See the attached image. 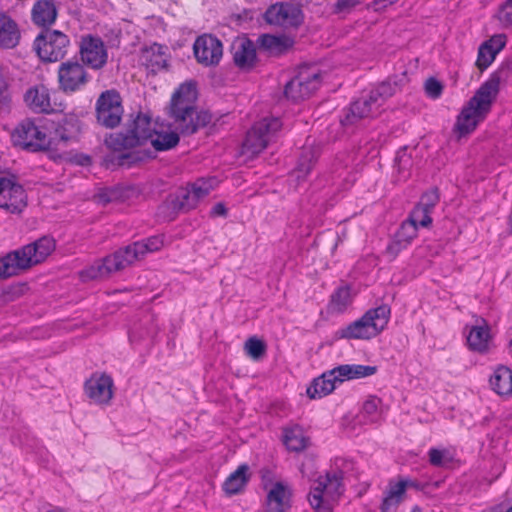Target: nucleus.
Segmentation results:
<instances>
[{
    "label": "nucleus",
    "instance_id": "obj_8",
    "mask_svg": "<svg viewBox=\"0 0 512 512\" xmlns=\"http://www.w3.org/2000/svg\"><path fill=\"white\" fill-rule=\"evenodd\" d=\"M282 128V122L277 117H265L256 122L248 131L242 146V153L255 156L276 140Z\"/></svg>",
    "mask_w": 512,
    "mask_h": 512
},
{
    "label": "nucleus",
    "instance_id": "obj_23",
    "mask_svg": "<svg viewBox=\"0 0 512 512\" xmlns=\"http://www.w3.org/2000/svg\"><path fill=\"white\" fill-rule=\"evenodd\" d=\"M166 47L153 44L141 50L139 62L149 71L156 73L166 67L167 54Z\"/></svg>",
    "mask_w": 512,
    "mask_h": 512
},
{
    "label": "nucleus",
    "instance_id": "obj_30",
    "mask_svg": "<svg viewBox=\"0 0 512 512\" xmlns=\"http://www.w3.org/2000/svg\"><path fill=\"white\" fill-rule=\"evenodd\" d=\"M248 472V465H240L224 481L222 486L223 491L229 496L242 492L250 479V475Z\"/></svg>",
    "mask_w": 512,
    "mask_h": 512
},
{
    "label": "nucleus",
    "instance_id": "obj_5",
    "mask_svg": "<svg viewBox=\"0 0 512 512\" xmlns=\"http://www.w3.org/2000/svg\"><path fill=\"white\" fill-rule=\"evenodd\" d=\"M343 492V473L327 472L313 481L308 501L315 512H333Z\"/></svg>",
    "mask_w": 512,
    "mask_h": 512
},
{
    "label": "nucleus",
    "instance_id": "obj_53",
    "mask_svg": "<svg viewBox=\"0 0 512 512\" xmlns=\"http://www.w3.org/2000/svg\"><path fill=\"white\" fill-rule=\"evenodd\" d=\"M118 199V196L116 195V191H110V195L106 198V201H113Z\"/></svg>",
    "mask_w": 512,
    "mask_h": 512
},
{
    "label": "nucleus",
    "instance_id": "obj_38",
    "mask_svg": "<svg viewBox=\"0 0 512 512\" xmlns=\"http://www.w3.org/2000/svg\"><path fill=\"white\" fill-rule=\"evenodd\" d=\"M428 458L432 466L446 468L454 461V452L449 448H431Z\"/></svg>",
    "mask_w": 512,
    "mask_h": 512
},
{
    "label": "nucleus",
    "instance_id": "obj_39",
    "mask_svg": "<svg viewBox=\"0 0 512 512\" xmlns=\"http://www.w3.org/2000/svg\"><path fill=\"white\" fill-rule=\"evenodd\" d=\"M381 404V399L376 396H370L363 403L361 414L365 418L366 422L373 423L380 419L382 412Z\"/></svg>",
    "mask_w": 512,
    "mask_h": 512
},
{
    "label": "nucleus",
    "instance_id": "obj_31",
    "mask_svg": "<svg viewBox=\"0 0 512 512\" xmlns=\"http://www.w3.org/2000/svg\"><path fill=\"white\" fill-rule=\"evenodd\" d=\"M492 389L500 396L512 395V371L508 367L498 366L490 377Z\"/></svg>",
    "mask_w": 512,
    "mask_h": 512
},
{
    "label": "nucleus",
    "instance_id": "obj_25",
    "mask_svg": "<svg viewBox=\"0 0 512 512\" xmlns=\"http://www.w3.org/2000/svg\"><path fill=\"white\" fill-rule=\"evenodd\" d=\"M467 343L472 351L478 353H487L492 345V336L490 333V327L482 320L480 324H477L470 328L467 336Z\"/></svg>",
    "mask_w": 512,
    "mask_h": 512
},
{
    "label": "nucleus",
    "instance_id": "obj_3",
    "mask_svg": "<svg viewBox=\"0 0 512 512\" xmlns=\"http://www.w3.org/2000/svg\"><path fill=\"white\" fill-rule=\"evenodd\" d=\"M505 73V70L492 73L462 107L454 126V130L459 136L473 132L489 114L498 95L500 84L505 78Z\"/></svg>",
    "mask_w": 512,
    "mask_h": 512
},
{
    "label": "nucleus",
    "instance_id": "obj_27",
    "mask_svg": "<svg viewBox=\"0 0 512 512\" xmlns=\"http://www.w3.org/2000/svg\"><path fill=\"white\" fill-rule=\"evenodd\" d=\"M19 40L20 30L17 23L10 16L0 13V48H14Z\"/></svg>",
    "mask_w": 512,
    "mask_h": 512
},
{
    "label": "nucleus",
    "instance_id": "obj_20",
    "mask_svg": "<svg viewBox=\"0 0 512 512\" xmlns=\"http://www.w3.org/2000/svg\"><path fill=\"white\" fill-rule=\"evenodd\" d=\"M193 48L197 61L205 66L218 64L223 55L221 42L211 35L199 36Z\"/></svg>",
    "mask_w": 512,
    "mask_h": 512
},
{
    "label": "nucleus",
    "instance_id": "obj_19",
    "mask_svg": "<svg viewBox=\"0 0 512 512\" xmlns=\"http://www.w3.org/2000/svg\"><path fill=\"white\" fill-rule=\"evenodd\" d=\"M265 19L271 25L288 28L298 26L302 16L298 7L289 3H276L267 9Z\"/></svg>",
    "mask_w": 512,
    "mask_h": 512
},
{
    "label": "nucleus",
    "instance_id": "obj_44",
    "mask_svg": "<svg viewBox=\"0 0 512 512\" xmlns=\"http://www.w3.org/2000/svg\"><path fill=\"white\" fill-rule=\"evenodd\" d=\"M398 90L396 83H391L390 81L383 82L377 88L371 91L372 95L376 98L377 101L381 102V106L384 104L385 100L392 95H394Z\"/></svg>",
    "mask_w": 512,
    "mask_h": 512
},
{
    "label": "nucleus",
    "instance_id": "obj_22",
    "mask_svg": "<svg viewBox=\"0 0 512 512\" xmlns=\"http://www.w3.org/2000/svg\"><path fill=\"white\" fill-rule=\"evenodd\" d=\"M381 102L370 92L369 95L364 96L351 104L349 113L346 116V122L354 123L356 120L374 117L380 113Z\"/></svg>",
    "mask_w": 512,
    "mask_h": 512
},
{
    "label": "nucleus",
    "instance_id": "obj_7",
    "mask_svg": "<svg viewBox=\"0 0 512 512\" xmlns=\"http://www.w3.org/2000/svg\"><path fill=\"white\" fill-rule=\"evenodd\" d=\"M11 139L15 146L30 152L49 150L54 144L47 127L41 121L30 118L15 127Z\"/></svg>",
    "mask_w": 512,
    "mask_h": 512
},
{
    "label": "nucleus",
    "instance_id": "obj_17",
    "mask_svg": "<svg viewBox=\"0 0 512 512\" xmlns=\"http://www.w3.org/2000/svg\"><path fill=\"white\" fill-rule=\"evenodd\" d=\"M320 86V78L316 72L304 70L285 86V96L293 101L308 98Z\"/></svg>",
    "mask_w": 512,
    "mask_h": 512
},
{
    "label": "nucleus",
    "instance_id": "obj_36",
    "mask_svg": "<svg viewBox=\"0 0 512 512\" xmlns=\"http://www.w3.org/2000/svg\"><path fill=\"white\" fill-rule=\"evenodd\" d=\"M259 42L261 47L274 54H280L286 51L292 44L290 39L286 37H277L268 34L261 36Z\"/></svg>",
    "mask_w": 512,
    "mask_h": 512
},
{
    "label": "nucleus",
    "instance_id": "obj_41",
    "mask_svg": "<svg viewBox=\"0 0 512 512\" xmlns=\"http://www.w3.org/2000/svg\"><path fill=\"white\" fill-rule=\"evenodd\" d=\"M494 19L501 28H512V0H506L498 7Z\"/></svg>",
    "mask_w": 512,
    "mask_h": 512
},
{
    "label": "nucleus",
    "instance_id": "obj_6",
    "mask_svg": "<svg viewBox=\"0 0 512 512\" xmlns=\"http://www.w3.org/2000/svg\"><path fill=\"white\" fill-rule=\"evenodd\" d=\"M391 310L387 305L368 310L360 319L338 331L340 338L371 339L379 335L387 326Z\"/></svg>",
    "mask_w": 512,
    "mask_h": 512
},
{
    "label": "nucleus",
    "instance_id": "obj_18",
    "mask_svg": "<svg viewBox=\"0 0 512 512\" xmlns=\"http://www.w3.org/2000/svg\"><path fill=\"white\" fill-rule=\"evenodd\" d=\"M114 382L111 376L105 373H94L85 382L86 396L97 405H107L114 394Z\"/></svg>",
    "mask_w": 512,
    "mask_h": 512
},
{
    "label": "nucleus",
    "instance_id": "obj_4",
    "mask_svg": "<svg viewBox=\"0 0 512 512\" xmlns=\"http://www.w3.org/2000/svg\"><path fill=\"white\" fill-rule=\"evenodd\" d=\"M54 250V239L45 236L8 253L0 259V278L18 275L42 263Z\"/></svg>",
    "mask_w": 512,
    "mask_h": 512
},
{
    "label": "nucleus",
    "instance_id": "obj_34",
    "mask_svg": "<svg viewBox=\"0 0 512 512\" xmlns=\"http://www.w3.org/2000/svg\"><path fill=\"white\" fill-rule=\"evenodd\" d=\"M164 246L162 236H152L143 241L135 242L128 248L135 261L142 259L147 253L159 251Z\"/></svg>",
    "mask_w": 512,
    "mask_h": 512
},
{
    "label": "nucleus",
    "instance_id": "obj_52",
    "mask_svg": "<svg viewBox=\"0 0 512 512\" xmlns=\"http://www.w3.org/2000/svg\"><path fill=\"white\" fill-rule=\"evenodd\" d=\"M354 4V0H338L336 7L338 11H343L352 7Z\"/></svg>",
    "mask_w": 512,
    "mask_h": 512
},
{
    "label": "nucleus",
    "instance_id": "obj_1",
    "mask_svg": "<svg viewBox=\"0 0 512 512\" xmlns=\"http://www.w3.org/2000/svg\"><path fill=\"white\" fill-rule=\"evenodd\" d=\"M197 88L193 81L182 83L173 93L169 106V116L173 120V131H166L163 124L153 122L148 115L138 114L128 124L125 133H112L106 137L107 147L113 151L150 143L157 151L175 147L179 142L178 132L192 134L208 120L207 114H199L195 109Z\"/></svg>",
    "mask_w": 512,
    "mask_h": 512
},
{
    "label": "nucleus",
    "instance_id": "obj_14",
    "mask_svg": "<svg viewBox=\"0 0 512 512\" xmlns=\"http://www.w3.org/2000/svg\"><path fill=\"white\" fill-rule=\"evenodd\" d=\"M96 113L101 125L107 128L117 126L123 115L120 95L113 90L103 92L97 100Z\"/></svg>",
    "mask_w": 512,
    "mask_h": 512
},
{
    "label": "nucleus",
    "instance_id": "obj_26",
    "mask_svg": "<svg viewBox=\"0 0 512 512\" xmlns=\"http://www.w3.org/2000/svg\"><path fill=\"white\" fill-rule=\"evenodd\" d=\"M233 59L241 69H250L256 60L254 44L245 38L236 40L232 45Z\"/></svg>",
    "mask_w": 512,
    "mask_h": 512
},
{
    "label": "nucleus",
    "instance_id": "obj_13",
    "mask_svg": "<svg viewBox=\"0 0 512 512\" xmlns=\"http://www.w3.org/2000/svg\"><path fill=\"white\" fill-rule=\"evenodd\" d=\"M266 493L264 512H288L292 507L293 490L284 481H270L263 485Z\"/></svg>",
    "mask_w": 512,
    "mask_h": 512
},
{
    "label": "nucleus",
    "instance_id": "obj_2",
    "mask_svg": "<svg viewBox=\"0 0 512 512\" xmlns=\"http://www.w3.org/2000/svg\"><path fill=\"white\" fill-rule=\"evenodd\" d=\"M505 73V70L492 73L462 107L454 126V130L459 136L473 132L489 114L498 95L500 84L505 78Z\"/></svg>",
    "mask_w": 512,
    "mask_h": 512
},
{
    "label": "nucleus",
    "instance_id": "obj_51",
    "mask_svg": "<svg viewBox=\"0 0 512 512\" xmlns=\"http://www.w3.org/2000/svg\"><path fill=\"white\" fill-rule=\"evenodd\" d=\"M227 214V210L222 203H217L213 206L211 210V216L218 217V216H225Z\"/></svg>",
    "mask_w": 512,
    "mask_h": 512
},
{
    "label": "nucleus",
    "instance_id": "obj_24",
    "mask_svg": "<svg viewBox=\"0 0 512 512\" xmlns=\"http://www.w3.org/2000/svg\"><path fill=\"white\" fill-rule=\"evenodd\" d=\"M418 235V228L414 224L404 221L395 233L394 239L388 244L386 253L396 257L398 253L407 248Z\"/></svg>",
    "mask_w": 512,
    "mask_h": 512
},
{
    "label": "nucleus",
    "instance_id": "obj_21",
    "mask_svg": "<svg viewBox=\"0 0 512 512\" xmlns=\"http://www.w3.org/2000/svg\"><path fill=\"white\" fill-rule=\"evenodd\" d=\"M414 483L408 478L390 480L380 505L381 512H395L406 499V491Z\"/></svg>",
    "mask_w": 512,
    "mask_h": 512
},
{
    "label": "nucleus",
    "instance_id": "obj_54",
    "mask_svg": "<svg viewBox=\"0 0 512 512\" xmlns=\"http://www.w3.org/2000/svg\"><path fill=\"white\" fill-rule=\"evenodd\" d=\"M411 512H422V510L419 506H415V507H413Z\"/></svg>",
    "mask_w": 512,
    "mask_h": 512
},
{
    "label": "nucleus",
    "instance_id": "obj_49",
    "mask_svg": "<svg viewBox=\"0 0 512 512\" xmlns=\"http://www.w3.org/2000/svg\"><path fill=\"white\" fill-rule=\"evenodd\" d=\"M425 91L429 97L437 99L443 92V85L435 78H429L425 83Z\"/></svg>",
    "mask_w": 512,
    "mask_h": 512
},
{
    "label": "nucleus",
    "instance_id": "obj_35",
    "mask_svg": "<svg viewBox=\"0 0 512 512\" xmlns=\"http://www.w3.org/2000/svg\"><path fill=\"white\" fill-rule=\"evenodd\" d=\"M352 300L351 289L347 286L340 287L331 295L329 310L333 313H343L351 305Z\"/></svg>",
    "mask_w": 512,
    "mask_h": 512
},
{
    "label": "nucleus",
    "instance_id": "obj_42",
    "mask_svg": "<svg viewBox=\"0 0 512 512\" xmlns=\"http://www.w3.org/2000/svg\"><path fill=\"white\" fill-rule=\"evenodd\" d=\"M217 185L215 178L199 179L192 183L190 186L193 194L195 195L197 203L205 198Z\"/></svg>",
    "mask_w": 512,
    "mask_h": 512
},
{
    "label": "nucleus",
    "instance_id": "obj_11",
    "mask_svg": "<svg viewBox=\"0 0 512 512\" xmlns=\"http://www.w3.org/2000/svg\"><path fill=\"white\" fill-rule=\"evenodd\" d=\"M59 89L66 94L82 90L91 80L85 66L77 60H67L58 67Z\"/></svg>",
    "mask_w": 512,
    "mask_h": 512
},
{
    "label": "nucleus",
    "instance_id": "obj_12",
    "mask_svg": "<svg viewBox=\"0 0 512 512\" xmlns=\"http://www.w3.org/2000/svg\"><path fill=\"white\" fill-rule=\"evenodd\" d=\"M68 46V37L57 30L46 31L34 41V48L38 56L46 62H56L62 59L67 53Z\"/></svg>",
    "mask_w": 512,
    "mask_h": 512
},
{
    "label": "nucleus",
    "instance_id": "obj_50",
    "mask_svg": "<svg viewBox=\"0 0 512 512\" xmlns=\"http://www.w3.org/2000/svg\"><path fill=\"white\" fill-rule=\"evenodd\" d=\"M439 201V196L436 190H431L422 195L420 202L418 205L427 208L430 211H433L436 204Z\"/></svg>",
    "mask_w": 512,
    "mask_h": 512
},
{
    "label": "nucleus",
    "instance_id": "obj_16",
    "mask_svg": "<svg viewBox=\"0 0 512 512\" xmlns=\"http://www.w3.org/2000/svg\"><path fill=\"white\" fill-rule=\"evenodd\" d=\"M79 52L82 64L94 70L102 69L107 63V48L99 37L91 35L82 37Z\"/></svg>",
    "mask_w": 512,
    "mask_h": 512
},
{
    "label": "nucleus",
    "instance_id": "obj_9",
    "mask_svg": "<svg viewBox=\"0 0 512 512\" xmlns=\"http://www.w3.org/2000/svg\"><path fill=\"white\" fill-rule=\"evenodd\" d=\"M27 205V193L16 177L0 174V209L7 214L20 215Z\"/></svg>",
    "mask_w": 512,
    "mask_h": 512
},
{
    "label": "nucleus",
    "instance_id": "obj_47",
    "mask_svg": "<svg viewBox=\"0 0 512 512\" xmlns=\"http://www.w3.org/2000/svg\"><path fill=\"white\" fill-rule=\"evenodd\" d=\"M314 162L315 157L311 152H309V156L304 155L297 166V177L301 178L308 175L313 168Z\"/></svg>",
    "mask_w": 512,
    "mask_h": 512
},
{
    "label": "nucleus",
    "instance_id": "obj_33",
    "mask_svg": "<svg viewBox=\"0 0 512 512\" xmlns=\"http://www.w3.org/2000/svg\"><path fill=\"white\" fill-rule=\"evenodd\" d=\"M283 442L288 450L299 452L309 445V438L300 426L287 427L283 433Z\"/></svg>",
    "mask_w": 512,
    "mask_h": 512
},
{
    "label": "nucleus",
    "instance_id": "obj_10",
    "mask_svg": "<svg viewBox=\"0 0 512 512\" xmlns=\"http://www.w3.org/2000/svg\"><path fill=\"white\" fill-rule=\"evenodd\" d=\"M135 262L130 250L127 247L116 251L102 260L94 262L81 272L83 280H94L104 278L110 274L120 271Z\"/></svg>",
    "mask_w": 512,
    "mask_h": 512
},
{
    "label": "nucleus",
    "instance_id": "obj_40",
    "mask_svg": "<svg viewBox=\"0 0 512 512\" xmlns=\"http://www.w3.org/2000/svg\"><path fill=\"white\" fill-rule=\"evenodd\" d=\"M432 211L424 208L423 206L416 205L414 209L410 212V215L407 219L408 222L414 224L416 228H428L431 226L433 220L431 217Z\"/></svg>",
    "mask_w": 512,
    "mask_h": 512
},
{
    "label": "nucleus",
    "instance_id": "obj_45",
    "mask_svg": "<svg viewBox=\"0 0 512 512\" xmlns=\"http://www.w3.org/2000/svg\"><path fill=\"white\" fill-rule=\"evenodd\" d=\"M496 55L487 45L482 44L478 50L477 67L480 70H485L495 60Z\"/></svg>",
    "mask_w": 512,
    "mask_h": 512
},
{
    "label": "nucleus",
    "instance_id": "obj_32",
    "mask_svg": "<svg viewBox=\"0 0 512 512\" xmlns=\"http://www.w3.org/2000/svg\"><path fill=\"white\" fill-rule=\"evenodd\" d=\"M337 382L332 370L328 373H324L321 377L315 379L307 388V395L311 399L322 398L335 389Z\"/></svg>",
    "mask_w": 512,
    "mask_h": 512
},
{
    "label": "nucleus",
    "instance_id": "obj_29",
    "mask_svg": "<svg viewBox=\"0 0 512 512\" xmlns=\"http://www.w3.org/2000/svg\"><path fill=\"white\" fill-rule=\"evenodd\" d=\"M32 20L38 26H48L55 22L57 8L54 0H37L32 8Z\"/></svg>",
    "mask_w": 512,
    "mask_h": 512
},
{
    "label": "nucleus",
    "instance_id": "obj_15",
    "mask_svg": "<svg viewBox=\"0 0 512 512\" xmlns=\"http://www.w3.org/2000/svg\"><path fill=\"white\" fill-rule=\"evenodd\" d=\"M23 99L26 106L34 113L50 114L63 110L62 104L52 101L49 88L43 84L29 87Z\"/></svg>",
    "mask_w": 512,
    "mask_h": 512
},
{
    "label": "nucleus",
    "instance_id": "obj_28",
    "mask_svg": "<svg viewBox=\"0 0 512 512\" xmlns=\"http://www.w3.org/2000/svg\"><path fill=\"white\" fill-rule=\"evenodd\" d=\"M332 371L337 381L341 383L346 380L372 376L377 372V367L360 364H345L335 367Z\"/></svg>",
    "mask_w": 512,
    "mask_h": 512
},
{
    "label": "nucleus",
    "instance_id": "obj_37",
    "mask_svg": "<svg viewBox=\"0 0 512 512\" xmlns=\"http://www.w3.org/2000/svg\"><path fill=\"white\" fill-rule=\"evenodd\" d=\"M173 208L177 210H190L197 206V201L190 186L178 190L175 197L171 200Z\"/></svg>",
    "mask_w": 512,
    "mask_h": 512
},
{
    "label": "nucleus",
    "instance_id": "obj_48",
    "mask_svg": "<svg viewBox=\"0 0 512 512\" xmlns=\"http://www.w3.org/2000/svg\"><path fill=\"white\" fill-rule=\"evenodd\" d=\"M506 40L507 38L505 34H496L485 41L483 44L487 45L489 49L498 54L505 47Z\"/></svg>",
    "mask_w": 512,
    "mask_h": 512
},
{
    "label": "nucleus",
    "instance_id": "obj_43",
    "mask_svg": "<svg viewBox=\"0 0 512 512\" xmlns=\"http://www.w3.org/2000/svg\"><path fill=\"white\" fill-rule=\"evenodd\" d=\"M244 351L252 359L258 360L265 354L266 344L261 339L253 336L245 342Z\"/></svg>",
    "mask_w": 512,
    "mask_h": 512
},
{
    "label": "nucleus",
    "instance_id": "obj_46",
    "mask_svg": "<svg viewBox=\"0 0 512 512\" xmlns=\"http://www.w3.org/2000/svg\"><path fill=\"white\" fill-rule=\"evenodd\" d=\"M10 104V96L8 93L7 76L0 67V109H7Z\"/></svg>",
    "mask_w": 512,
    "mask_h": 512
}]
</instances>
